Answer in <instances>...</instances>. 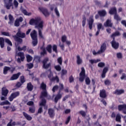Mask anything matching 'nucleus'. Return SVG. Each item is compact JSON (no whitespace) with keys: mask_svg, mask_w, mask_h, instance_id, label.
Here are the masks:
<instances>
[{"mask_svg":"<svg viewBox=\"0 0 126 126\" xmlns=\"http://www.w3.org/2000/svg\"><path fill=\"white\" fill-rule=\"evenodd\" d=\"M29 24L30 25H35V28L38 29V35L41 39H44V35L42 33L41 29H43L44 27V21H41L40 18H32L30 20Z\"/></svg>","mask_w":126,"mask_h":126,"instance_id":"f257e3e1","label":"nucleus"},{"mask_svg":"<svg viewBox=\"0 0 126 126\" xmlns=\"http://www.w3.org/2000/svg\"><path fill=\"white\" fill-rule=\"evenodd\" d=\"M12 37L14 40L17 42L18 44H22V43H23V39H22L25 38V37H26V35L25 34V33L21 32V30L20 29H19L16 35H13Z\"/></svg>","mask_w":126,"mask_h":126,"instance_id":"f03ea898","label":"nucleus"},{"mask_svg":"<svg viewBox=\"0 0 126 126\" xmlns=\"http://www.w3.org/2000/svg\"><path fill=\"white\" fill-rule=\"evenodd\" d=\"M40 89L43 90L40 94V98H43L44 97H48V92L47 91V85L42 82L40 86Z\"/></svg>","mask_w":126,"mask_h":126,"instance_id":"7ed1b4c3","label":"nucleus"},{"mask_svg":"<svg viewBox=\"0 0 126 126\" xmlns=\"http://www.w3.org/2000/svg\"><path fill=\"white\" fill-rule=\"evenodd\" d=\"M31 37L32 40V44L33 47L38 45V38H37V32L33 30L31 33Z\"/></svg>","mask_w":126,"mask_h":126,"instance_id":"20e7f679","label":"nucleus"},{"mask_svg":"<svg viewBox=\"0 0 126 126\" xmlns=\"http://www.w3.org/2000/svg\"><path fill=\"white\" fill-rule=\"evenodd\" d=\"M49 62V58L47 57L45 58L43 61H42V67L44 69H48V68H50L51 64V63H48L47 64V63Z\"/></svg>","mask_w":126,"mask_h":126,"instance_id":"39448f33","label":"nucleus"},{"mask_svg":"<svg viewBox=\"0 0 126 126\" xmlns=\"http://www.w3.org/2000/svg\"><path fill=\"white\" fill-rule=\"evenodd\" d=\"M79 80L80 82H83L84 79H85V69L84 67H81V71L79 74Z\"/></svg>","mask_w":126,"mask_h":126,"instance_id":"423d86ee","label":"nucleus"},{"mask_svg":"<svg viewBox=\"0 0 126 126\" xmlns=\"http://www.w3.org/2000/svg\"><path fill=\"white\" fill-rule=\"evenodd\" d=\"M17 56L20 57L17 59V62L18 63H21V62H24L25 59V56H24V53L23 52H18L17 53Z\"/></svg>","mask_w":126,"mask_h":126,"instance_id":"0eeeda50","label":"nucleus"},{"mask_svg":"<svg viewBox=\"0 0 126 126\" xmlns=\"http://www.w3.org/2000/svg\"><path fill=\"white\" fill-rule=\"evenodd\" d=\"M45 98H47L48 100H50L51 97V95L48 94V96H44L43 97L40 98V99H41V101L39 102V106H43V107H45V106H46L47 101L46 100V99H45Z\"/></svg>","mask_w":126,"mask_h":126,"instance_id":"6e6552de","label":"nucleus"},{"mask_svg":"<svg viewBox=\"0 0 126 126\" xmlns=\"http://www.w3.org/2000/svg\"><path fill=\"white\" fill-rule=\"evenodd\" d=\"M19 92H16L12 93L9 97V101H10V102H12L14 99H15L16 97L19 96Z\"/></svg>","mask_w":126,"mask_h":126,"instance_id":"1a4fd4ad","label":"nucleus"},{"mask_svg":"<svg viewBox=\"0 0 126 126\" xmlns=\"http://www.w3.org/2000/svg\"><path fill=\"white\" fill-rule=\"evenodd\" d=\"M118 111H119V112L122 111L123 113L126 115V104L119 105Z\"/></svg>","mask_w":126,"mask_h":126,"instance_id":"9d476101","label":"nucleus"},{"mask_svg":"<svg viewBox=\"0 0 126 126\" xmlns=\"http://www.w3.org/2000/svg\"><path fill=\"white\" fill-rule=\"evenodd\" d=\"M39 10L42 12V13L45 16V17H48L50 15V13L48 11V9L44 7L39 8Z\"/></svg>","mask_w":126,"mask_h":126,"instance_id":"9b49d317","label":"nucleus"},{"mask_svg":"<svg viewBox=\"0 0 126 126\" xmlns=\"http://www.w3.org/2000/svg\"><path fill=\"white\" fill-rule=\"evenodd\" d=\"M93 24H94V19L93 18V16H91L88 22L89 28L90 30H92Z\"/></svg>","mask_w":126,"mask_h":126,"instance_id":"f8f14e48","label":"nucleus"},{"mask_svg":"<svg viewBox=\"0 0 126 126\" xmlns=\"http://www.w3.org/2000/svg\"><path fill=\"white\" fill-rule=\"evenodd\" d=\"M111 44L112 48L115 50L119 49V47H120V43H119V42H117L116 41V39H113L111 42Z\"/></svg>","mask_w":126,"mask_h":126,"instance_id":"ddd939ff","label":"nucleus"},{"mask_svg":"<svg viewBox=\"0 0 126 126\" xmlns=\"http://www.w3.org/2000/svg\"><path fill=\"white\" fill-rule=\"evenodd\" d=\"M99 96L100 98L103 99H106V97H107V93L106 92V90L102 89L100 90Z\"/></svg>","mask_w":126,"mask_h":126,"instance_id":"4468645a","label":"nucleus"},{"mask_svg":"<svg viewBox=\"0 0 126 126\" xmlns=\"http://www.w3.org/2000/svg\"><path fill=\"white\" fill-rule=\"evenodd\" d=\"M97 13L100 18L105 17L107 15V11L105 9L98 11Z\"/></svg>","mask_w":126,"mask_h":126,"instance_id":"2eb2a0df","label":"nucleus"},{"mask_svg":"<svg viewBox=\"0 0 126 126\" xmlns=\"http://www.w3.org/2000/svg\"><path fill=\"white\" fill-rule=\"evenodd\" d=\"M106 50H107V43L106 42H103L100 46L99 51H100L101 54H103V53H105Z\"/></svg>","mask_w":126,"mask_h":126,"instance_id":"dca6fc26","label":"nucleus"},{"mask_svg":"<svg viewBox=\"0 0 126 126\" xmlns=\"http://www.w3.org/2000/svg\"><path fill=\"white\" fill-rule=\"evenodd\" d=\"M22 123H23V124L21 123V122L19 121H18L17 122H15L14 121L12 122V126H24L25 125H26V122L25 121H22Z\"/></svg>","mask_w":126,"mask_h":126,"instance_id":"f3484780","label":"nucleus"},{"mask_svg":"<svg viewBox=\"0 0 126 126\" xmlns=\"http://www.w3.org/2000/svg\"><path fill=\"white\" fill-rule=\"evenodd\" d=\"M105 27H113V23L110 19H107L106 22L104 23Z\"/></svg>","mask_w":126,"mask_h":126,"instance_id":"a211bd4d","label":"nucleus"},{"mask_svg":"<svg viewBox=\"0 0 126 126\" xmlns=\"http://www.w3.org/2000/svg\"><path fill=\"white\" fill-rule=\"evenodd\" d=\"M9 91L5 87H3L1 89V95L2 96H4V97H6L7 94H8Z\"/></svg>","mask_w":126,"mask_h":126,"instance_id":"6ab92c4d","label":"nucleus"},{"mask_svg":"<svg viewBox=\"0 0 126 126\" xmlns=\"http://www.w3.org/2000/svg\"><path fill=\"white\" fill-rule=\"evenodd\" d=\"M119 36H121V32L119 31H116L115 32H113L110 37L113 39V40H116V37H119Z\"/></svg>","mask_w":126,"mask_h":126,"instance_id":"aec40b11","label":"nucleus"},{"mask_svg":"<svg viewBox=\"0 0 126 126\" xmlns=\"http://www.w3.org/2000/svg\"><path fill=\"white\" fill-rule=\"evenodd\" d=\"M125 93V90L124 89H116L115 92H113V94L115 95H122Z\"/></svg>","mask_w":126,"mask_h":126,"instance_id":"412c9836","label":"nucleus"},{"mask_svg":"<svg viewBox=\"0 0 126 126\" xmlns=\"http://www.w3.org/2000/svg\"><path fill=\"white\" fill-rule=\"evenodd\" d=\"M62 97L63 94H62L61 93H58L56 95L54 98L55 103H58L59 100L62 99Z\"/></svg>","mask_w":126,"mask_h":126,"instance_id":"4be33fe9","label":"nucleus"},{"mask_svg":"<svg viewBox=\"0 0 126 126\" xmlns=\"http://www.w3.org/2000/svg\"><path fill=\"white\" fill-rule=\"evenodd\" d=\"M20 74L21 73L18 72L16 74H14L10 78V80H16V79H18L19 78V76H20Z\"/></svg>","mask_w":126,"mask_h":126,"instance_id":"5701e85b","label":"nucleus"},{"mask_svg":"<svg viewBox=\"0 0 126 126\" xmlns=\"http://www.w3.org/2000/svg\"><path fill=\"white\" fill-rule=\"evenodd\" d=\"M48 115L50 118H54L55 117V111L52 108L48 109Z\"/></svg>","mask_w":126,"mask_h":126,"instance_id":"b1692460","label":"nucleus"},{"mask_svg":"<svg viewBox=\"0 0 126 126\" xmlns=\"http://www.w3.org/2000/svg\"><path fill=\"white\" fill-rule=\"evenodd\" d=\"M108 70H109V69L107 67H105L103 68L102 73L101 74L102 78H105L106 77V73L108 72Z\"/></svg>","mask_w":126,"mask_h":126,"instance_id":"393cba45","label":"nucleus"},{"mask_svg":"<svg viewBox=\"0 0 126 126\" xmlns=\"http://www.w3.org/2000/svg\"><path fill=\"white\" fill-rule=\"evenodd\" d=\"M109 13L111 14V15L117 14V8L115 7L111 8L109 10Z\"/></svg>","mask_w":126,"mask_h":126,"instance_id":"a878e982","label":"nucleus"},{"mask_svg":"<svg viewBox=\"0 0 126 126\" xmlns=\"http://www.w3.org/2000/svg\"><path fill=\"white\" fill-rule=\"evenodd\" d=\"M23 115L28 121H31L32 120V117L30 116V115H28L26 112H23Z\"/></svg>","mask_w":126,"mask_h":126,"instance_id":"bb28decb","label":"nucleus"},{"mask_svg":"<svg viewBox=\"0 0 126 126\" xmlns=\"http://www.w3.org/2000/svg\"><path fill=\"white\" fill-rule=\"evenodd\" d=\"M12 1H13V0H8V2L6 4V8L7 9H10V7L13 5Z\"/></svg>","mask_w":126,"mask_h":126,"instance_id":"cd10ccee","label":"nucleus"},{"mask_svg":"<svg viewBox=\"0 0 126 126\" xmlns=\"http://www.w3.org/2000/svg\"><path fill=\"white\" fill-rule=\"evenodd\" d=\"M99 62H101V60H100V59L89 60V63L91 64H94V63H99Z\"/></svg>","mask_w":126,"mask_h":126,"instance_id":"c85d7f7f","label":"nucleus"},{"mask_svg":"<svg viewBox=\"0 0 126 126\" xmlns=\"http://www.w3.org/2000/svg\"><path fill=\"white\" fill-rule=\"evenodd\" d=\"M27 88L28 91H32L33 88H34V86L32 85L31 82H30L27 84Z\"/></svg>","mask_w":126,"mask_h":126,"instance_id":"c756f323","label":"nucleus"},{"mask_svg":"<svg viewBox=\"0 0 126 126\" xmlns=\"http://www.w3.org/2000/svg\"><path fill=\"white\" fill-rule=\"evenodd\" d=\"M9 17V20L8 24H12L13 23V22L14 21V18H13V16L11 15V14H9L8 16Z\"/></svg>","mask_w":126,"mask_h":126,"instance_id":"7c9ffc66","label":"nucleus"},{"mask_svg":"<svg viewBox=\"0 0 126 126\" xmlns=\"http://www.w3.org/2000/svg\"><path fill=\"white\" fill-rule=\"evenodd\" d=\"M66 74H67V70L63 69L61 71V78L63 79V76L66 75Z\"/></svg>","mask_w":126,"mask_h":126,"instance_id":"2f4dec72","label":"nucleus"},{"mask_svg":"<svg viewBox=\"0 0 126 126\" xmlns=\"http://www.w3.org/2000/svg\"><path fill=\"white\" fill-rule=\"evenodd\" d=\"M17 50L19 52H21V51H24V52H26V50H27V47L26 46H24L23 47H21L20 46H18L17 47Z\"/></svg>","mask_w":126,"mask_h":126,"instance_id":"473e14b6","label":"nucleus"},{"mask_svg":"<svg viewBox=\"0 0 126 126\" xmlns=\"http://www.w3.org/2000/svg\"><path fill=\"white\" fill-rule=\"evenodd\" d=\"M11 68L9 66H4L3 68V74H7V71L8 70H10Z\"/></svg>","mask_w":126,"mask_h":126,"instance_id":"72a5a7b5","label":"nucleus"},{"mask_svg":"<svg viewBox=\"0 0 126 126\" xmlns=\"http://www.w3.org/2000/svg\"><path fill=\"white\" fill-rule=\"evenodd\" d=\"M0 46L1 48L4 47V39L3 37H0Z\"/></svg>","mask_w":126,"mask_h":126,"instance_id":"f704fd0d","label":"nucleus"},{"mask_svg":"<svg viewBox=\"0 0 126 126\" xmlns=\"http://www.w3.org/2000/svg\"><path fill=\"white\" fill-rule=\"evenodd\" d=\"M76 58L77 64H81V63H82V59L80 58V56L79 55H77Z\"/></svg>","mask_w":126,"mask_h":126,"instance_id":"c9c22d12","label":"nucleus"},{"mask_svg":"<svg viewBox=\"0 0 126 126\" xmlns=\"http://www.w3.org/2000/svg\"><path fill=\"white\" fill-rule=\"evenodd\" d=\"M51 81H56L57 83L60 82V78L58 76H56L55 77H53L51 79Z\"/></svg>","mask_w":126,"mask_h":126,"instance_id":"e433bc0d","label":"nucleus"},{"mask_svg":"<svg viewBox=\"0 0 126 126\" xmlns=\"http://www.w3.org/2000/svg\"><path fill=\"white\" fill-rule=\"evenodd\" d=\"M52 45L51 44L48 45L46 46V50L47 52H48V53H49V54H52Z\"/></svg>","mask_w":126,"mask_h":126,"instance_id":"4c0bfd02","label":"nucleus"},{"mask_svg":"<svg viewBox=\"0 0 126 126\" xmlns=\"http://www.w3.org/2000/svg\"><path fill=\"white\" fill-rule=\"evenodd\" d=\"M78 114L81 115L82 117L83 118H85L86 117V112H85L84 110H81L78 112Z\"/></svg>","mask_w":126,"mask_h":126,"instance_id":"58836bf2","label":"nucleus"},{"mask_svg":"<svg viewBox=\"0 0 126 126\" xmlns=\"http://www.w3.org/2000/svg\"><path fill=\"white\" fill-rule=\"evenodd\" d=\"M60 87H59V90L58 91L59 93H61L62 91H63L64 88V87L63 86V84L62 83L59 84Z\"/></svg>","mask_w":126,"mask_h":126,"instance_id":"ea45409f","label":"nucleus"},{"mask_svg":"<svg viewBox=\"0 0 126 126\" xmlns=\"http://www.w3.org/2000/svg\"><path fill=\"white\" fill-rule=\"evenodd\" d=\"M48 71H49L50 72V74L48 75V77L51 81V79H52V77L53 76V73H52V68H49V69L48 70Z\"/></svg>","mask_w":126,"mask_h":126,"instance_id":"a19ab883","label":"nucleus"},{"mask_svg":"<svg viewBox=\"0 0 126 126\" xmlns=\"http://www.w3.org/2000/svg\"><path fill=\"white\" fill-rule=\"evenodd\" d=\"M26 58H27V62L28 63H30V62H32V60H33V57L30 56V55H27Z\"/></svg>","mask_w":126,"mask_h":126,"instance_id":"79ce46f5","label":"nucleus"},{"mask_svg":"<svg viewBox=\"0 0 126 126\" xmlns=\"http://www.w3.org/2000/svg\"><path fill=\"white\" fill-rule=\"evenodd\" d=\"M82 23L83 27H84L86 24V17H85V15H83V21Z\"/></svg>","mask_w":126,"mask_h":126,"instance_id":"37998d69","label":"nucleus"},{"mask_svg":"<svg viewBox=\"0 0 126 126\" xmlns=\"http://www.w3.org/2000/svg\"><path fill=\"white\" fill-rule=\"evenodd\" d=\"M22 13H23V14H24V15H28L29 16L30 15H31V13L27 12V11L25 9H23L22 10Z\"/></svg>","mask_w":126,"mask_h":126,"instance_id":"c03bdc74","label":"nucleus"},{"mask_svg":"<svg viewBox=\"0 0 126 126\" xmlns=\"http://www.w3.org/2000/svg\"><path fill=\"white\" fill-rule=\"evenodd\" d=\"M85 82L86 85H90V84L91 83V80H90V78H89V77H87L85 78Z\"/></svg>","mask_w":126,"mask_h":126,"instance_id":"a18cd8bd","label":"nucleus"},{"mask_svg":"<svg viewBox=\"0 0 126 126\" xmlns=\"http://www.w3.org/2000/svg\"><path fill=\"white\" fill-rule=\"evenodd\" d=\"M52 50L53 52H55L56 54H58V46L56 44H54L52 47Z\"/></svg>","mask_w":126,"mask_h":126,"instance_id":"49530a36","label":"nucleus"},{"mask_svg":"<svg viewBox=\"0 0 126 126\" xmlns=\"http://www.w3.org/2000/svg\"><path fill=\"white\" fill-rule=\"evenodd\" d=\"M114 19H115V20H117V21H121V17H120V16H119V14H118V13H116L115 15H114Z\"/></svg>","mask_w":126,"mask_h":126,"instance_id":"de8ad7c7","label":"nucleus"},{"mask_svg":"<svg viewBox=\"0 0 126 126\" xmlns=\"http://www.w3.org/2000/svg\"><path fill=\"white\" fill-rule=\"evenodd\" d=\"M4 105H10V102L8 100H6L5 101L1 102L0 103V106H3Z\"/></svg>","mask_w":126,"mask_h":126,"instance_id":"09e8293b","label":"nucleus"},{"mask_svg":"<svg viewBox=\"0 0 126 126\" xmlns=\"http://www.w3.org/2000/svg\"><path fill=\"white\" fill-rule=\"evenodd\" d=\"M111 81L109 79H106L104 80V84L105 85H106L107 86H109V85H111Z\"/></svg>","mask_w":126,"mask_h":126,"instance_id":"8fccbe9b","label":"nucleus"},{"mask_svg":"<svg viewBox=\"0 0 126 126\" xmlns=\"http://www.w3.org/2000/svg\"><path fill=\"white\" fill-rule=\"evenodd\" d=\"M57 62L60 65H63V58L62 57H59L57 59Z\"/></svg>","mask_w":126,"mask_h":126,"instance_id":"3c124183","label":"nucleus"},{"mask_svg":"<svg viewBox=\"0 0 126 126\" xmlns=\"http://www.w3.org/2000/svg\"><path fill=\"white\" fill-rule=\"evenodd\" d=\"M54 68L56 69V70L57 71H61L62 70V67L60 65H57L54 66Z\"/></svg>","mask_w":126,"mask_h":126,"instance_id":"603ef678","label":"nucleus"},{"mask_svg":"<svg viewBox=\"0 0 126 126\" xmlns=\"http://www.w3.org/2000/svg\"><path fill=\"white\" fill-rule=\"evenodd\" d=\"M5 43H7V44H9V46H11V47H12V43L9 39L8 38L5 39Z\"/></svg>","mask_w":126,"mask_h":126,"instance_id":"864d4df0","label":"nucleus"},{"mask_svg":"<svg viewBox=\"0 0 126 126\" xmlns=\"http://www.w3.org/2000/svg\"><path fill=\"white\" fill-rule=\"evenodd\" d=\"M20 81L22 84H23L25 82V78L24 77V76H21L20 78Z\"/></svg>","mask_w":126,"mask_h":126,"instance_id":"5fc2aeb1","label":"nucleus"},{"mask_svg":"<svg viewBox=\"0 0 126 126\" xmlns=\"http://www.w3.org/2000/svg\"><path fill=\"white\" fill-rule=\"evenodd\" d=\"M66 39H67L66 35H63L62 37V42H63V43L65 42V41H66Z\"/></svg>","mask_w":126,"mask_h":126,"instance_id":"6e6d98bb","label":"nucleus"},{"mask_svg":"<svg viewBox=\"0 0 126 126\" xmlns=\"http://www.w3.org/2000/svg\"><path fill=\"white\" fill-rule=\"evenodd\" d=\"M58 89H59V86L58 85L54 86L52 88V92H53V93H55L56 91L58 90Z\"/></svg>","mask_w":126,"mask_h":126,"instance_id":"4d7b16f0","label":"nucleus"},{"mask_svg":"<svg viewBox=\"0 0 126 126\" xmlns=\"http://www.w3.org/2000/svg\"><path fill=\"white\" fill-rule=\"evenodd\" d=\"M27 65L29 69H31V68H33V67L34 66V64H33V63H28L27 64Z\"/></svg>","mask_w":126,"mask_h":126,"instance_id":"13d9d810","label":"nucleus"},{"mask_svg":"<svg viewBox=\"0 0 126 126\" xmlns=\"http://www.w3.org/2000/svg\"><path fill=\"white\" fill-rule=\"evenodd\" d=\"M121 119H122L121 115L120 114H117L116 117V122H121Z\"/></svg>","mask_w":126,"mask_h":126,"instance_id":"bf43d9fd","label":"nucleus"},{"mask_svg":"<svg viewBox=\"0 0 126 126\" xmlns=\"http://www.w3.org/2000/svg\"><path fill=\"white\" fill-rule=\"evenodd\" d=\"M13 4H14L15 8H17V7H18V5L19 4V3L17 1V0H14V1H13Z\"/></svg>","mask_w":126,"mask_h":126,"instance_id":"052dcab7","label":"nucleus"},{"mask_svg":"<svg viewBox=\"0 0 126 126\" xmlns=\"http://www.w3.org/2000/svg\"><path fill=\"white\" fill-rule=\"evenodd\" d=\"M101 54L102 53L100 52V50H98L97 52L95 50L93 51V55L94 56H96V55H101Z\"/></svg>","mask_w":126,"mask_h":126,"instance_id":"680f3d73","label":"nucleus"},{"mask_svg":"<svg viewBox=\"0 0 126 126\" xmlns=\"http://www.w3.org/2000/svg\"><path fill=\"white\" fill-rule=\"evenodd\" d=\"M74 81V78H73V76L72 75H71L69 77V82L70 83H72Z\"/></svg>","mask_w":126,"mask_h":126,"instance_id":"e2e57ef3","label":"nucleus"},{"mask_svg":"<svg viewBox=\"0 0 126 126\" xmlns=\"http://www.w3.org/2000/svg\"><path fill=\"white\" fill-rule=\"evenodd\" d=\"M97 66H98V67H104V66H105V63L103 62H100L98 63Z\"/></svg>","mask_w":126,"mask_h":126,"instance_id":"0e129e2a","label":"nucleus"},{"mask_svg":"<svg viewBox=\"0 0 126 126\" xmlns=\"http://www.w3.org/2000/svg\"><path fill=\"white\" fill-rule=\"evenodd\" d=\"M55 12L57 16H58V17H60V12H59V10H58V7H57L55 8Z\"/></svg>","mask_w":126,"mask_h":126,"instance_id":"69168bd1","label":"nucleus"},{"mask_svg":"<svg viewBox=\"0 0 126 126\" xmlns=\"http://www.w3.org/2000/svg\"><path fill=\"white\" fill-rule=\"evenodd\" d=\"M42 112H43V108L40 107L38 109L37 113L36 114V116L38 115V114H42Z\"/></svg>","mask_w":126,"mask_h":126,"instance_id":"338daca9","label":"nucleus"},{"mask_svg":"<svg viewBox=\"0 0 126 126\" xmlns=\"http://www.w3.org/2000/svg\"><path fill=\"white\" fill-rule=\"evenodd\" d=\"M121 79H122V80H124V79L126 80V74L125 73L122 74V76L121 77Z\"/></svg>","mask_w":126,"mask_h":126,"instance_id":"774afa93","label":"nucleus"}]
</instances>
